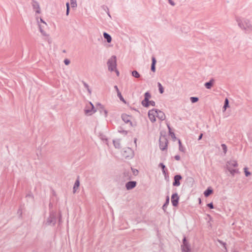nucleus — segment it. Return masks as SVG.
I'll list each match as a JSON object with an SVG mask.
<instances>
[{"instance_id":"20","label":"nucleus","mask_w":252,"mask_h":252,"mask_svg":"<svg viewBox=\"0 0 252 252\" xmlns=\"http://www.w3.org/2000/svg\"><path fill=\"white\" fill-rule=\"evenodd\" d=\"M80 185V182L79 180H77L74 185L73 189V193H75L76 191V190L78 189Z\"/></svg>"},{"instance_id":"3","label":"nucleus","mask_w":252,"mask_h":252,"mask_svg":"<svg viewBox=\"0 0 252 252\" xmlns=\"http://www.w3.org/2000/svg\"><path fill=\"white\" fill-rule=\"evenodd\" d=\"M56 222V213L52 211L50 213L49 217L43 222L44 225H54Z\"/></svg>"},{"instance_id":"28","label":"nucleus","mask_w":252,"mask_h":252,"mask_svg":"<svg viewBox=\"0 0 252 252\" xmlns=\"http://www.w3.org/2000/svg\"><path fill=\"white\" fill-rule=\"evenodd\" d=\"M229 107V101L227 98H225L224 101V104L223 107L224 111H225L227 107Z\"/></svg>"},{"instance_id":"27","label":"nucleus","mask_w":252,"mask_h":252,"mask_svg":"<svg viewBox=\"0 0 252 252\" xmlns=\"http://www.w3.org/2000/svg\"><path fill=\"white\" fill-rule=\"evenodd\" d=\"M132 76L136 78H139L140 77V75L136 70H133L131 72Z\"/></svg>"},{"instance_id":"10","label":"nucleus","mask_w":252,"mask_h":252,"mask_svg":"<svg viewBox=\"0 0 252 252\" xmlns=\"http://www.w3.org/2000/svg\"><path fill=\"white\" fill-rule=\"evenodd\" d=\"M182 249L183 252H185L186 251L189 252V243L187 242L186 237H184L183 239V245L182 246Z\"/></svg>"},{"instance_id":"48","label":"nucleus","mask_w":252,"mask_h":252,"mask_svg":"<svg viewBox=\"0 0 252 252\" xmlns=\"http://www.w3.org/2000/svg\"><path fill=\"white\" fill-rule=\"evenodd\" d=\"M114 88H115V89L116 90V91L117 93H118V92H120V91H119V89H118V87H117V86H114Z\"/></svg>"},{"instance_id":"31","label":"nucleus","mask_w":252,"mask_h":252,"mask_svg":"<svg viewBox=\"0 0 252 252\" xmlns=\"http://www.w3.org/2000/svg\"><path fill=\"white\" fill-rule=\"evenodd\" d=\"M158 166L159 167H161V168L162 169V172H163V174H164V175L165 176L166 174L165 170V166L162 163H159Z\"/></svg>"},{"instance_id":"53","label":"nucleus","mask_w":252,"mask_h":252,"mask_svg":"<svg viewBox=\"0 0 252 252\" xmlns=\"http://www.w3.org/2000/svg\"><path fill=\"white\" fill-rule=\"evenodd\" d=\"M87 91H88V92L89 94H91V93H92V91H91V89H90V88H89L88 89H87Z\"/></svg>"},{"instance_id":"49","label":"nucleus","mask_w":252,"mask_h":252,"mask_svg":"<svg viewBox=\"0 0 252 252\" xmlns=\"http://www.w3.org/2000/svg\"><path fill=\"white\" fill-rule=\"evenodd\" d=\"M114 71L116 72L117 75L118 76L119 75V71L116 68Z\"/></svg>"},{"instance_id":"33","label":"nucleus","mask_w":252,"mask_h":252,"mask_svg":"<svg viewBox=\"0 0 252 252\" xmlns=\"http://www.w3.org/2000/svg\"><path fill=\"white\" fill-rule=\"evenodd\" d=\"M221 146L222 148V150H223V152L224 153V154H226V152H227V146L225 144H222L221 145Z\"/></svg>"},{"instance_id":"36","label":"nucleus","mask_w":252,"mask_h":252,"mask_svg":"<svg viewBox=\"0 0 252 252\" xmlns=\"http://www.w3.org/2000/svg\"><path fill=\"white\" fill-rule=\"evenodd\" d=\"M117 95H118V96L119 97L121 101H123L124 102H126V101H125L124 98H123V96L122 95L121 93L120 92L117 93Z\"/></svg>"},{"instance_id":"6","label":"nucleus","mask_w":252,"mask_h":252,"mask_svg":"<svg viewBox=\"0 0 252 252\" xmlns=\"http://www.w3.org/2000/svg\"><path fill=\"white\" fill-rule=\"evenodd\" d=\"M89 105L90 106H86L84 111L86 115L90 116L94 113L96 112V110L94 109V105L91 102H89Z\"/></svg>"},{"instance_id":"30","label":"nucleus","mask_w":252,"mask_h":252,"mask_svg":"<svg viewBox=\"0 0 252 252\" xmlns=\"http://www.w3.org/2000/svg\"><path fill=\"white\" fill-rule=\"evenodd\" d=\"M158 87L159 92L160 94H163L164 92V89L162 85L160 83H158Z\"/></svg>"},{"instance_id":"19","label":"nucleus","mask_w":252,"mask_h":252,"mask_svg":"<svg viewBox=\"0 0 252 252\" xmlns=\"http://www.w3.org/2000/svg\"><path fill=\"white\" fill-rule=\"evenodd\" d=\"M152 65H151V70L153 72H155V71H156L155 65L156 63V60L155 57H152Z\"/></svg>"},{"instance_id":"45","label":"nucleus","mask_w":252,"mask_h":252,"mask_svg":"<svg viewBox=\"0 0 252 252\" xmlns=\"http://www.w3.org/2000/svg\"><path fill=\"white\" fill-rule=\"evenodd\" d=\"M168 1L169 2V3L172 5V6H174L175 5V3L174 1H173L172 0H168Z\"/></svg>"},{"instance_id":"25","label":"nucleus","mask_w":252,"mask_h":252,"mask_svg":"<svg viewBox=\"0 0 252 252\" xmlns=\"http://www.w3.org/2000/svg\"><path fill=\"white\" fill-rule=\"evenodd\" d=\"M113 144H114V146L116 148H120V147H121V144H120V141L119 140H113Z\"/></svg>"},{"instance_id":"51","label":"nucleus","mask_w":252,"mask_h":252,"mask_svg":"<svg viewBox=\"0 0 252 252\" xmlns=\"http://www.w3.org/2000/svg\"><path fill=\"white\" fill-rule=\"evenodd\" d=\"M66 9H69V4L68 2L66 3Z\"/></svg>"},{"instance_id":"32","label":"nucleus","mask_w":252,"mask_h":252,"mask_svg":"<svg viewBox=\"0 0 252 252\" xmlns=\"http://www.w3.org/2000/svg\"><path fill=\"white\" fill-rule=\"evenodd\" d=\"M149 100L148 101H145V99H144V100H143L141 102V104L142 105L145 107H149Z\"/></svg>"},{"instance_id":"44","label":"nucleus","mask_w":252,"mask_h":252,"mask_svg":"<svg viewBox=\"0 0 252 252\" xmlns=\"http://www.w3.org/2000/svg\"><path fill=\"white\" fill-rule=\"evenodd\" d=\"M83 84L87 90L89 88V85L86 83H85V82H83Z\"/></svg>"},{"instance_id":"21","label":"nucleus","mask_w":252,"mask_h":252,"mask_svg":"<svg viewBox=\"0 0 252 252\" xmlns=\"http://www.w3.org/2000/svg\"><path fill=\"white\" fill-rule=\"evenodd\" d=\"M103 36L105 39H106L107 42L108 43H110L112 41V38L111 36L107 33L104 32L103 33Z\"/></svg>"},{"instance_id":"40","label":"nucleus","mask_w":252,"mask_h":252,"mask_svg":"<svg viewBox=\"0 0 252 252\" xmlns=\"http://www.w3.org/2000/svg\"><path fill=\"white\" fill-rule=\"evenodd\" d=\"M131 170L132 171L134 175L136 176L138 174V171L137 169H134L132 168H131Z\"/></svg>"},{"instance_id":"22","label":"nucleus","mask_w":252,"mask_h":252,"mask_svg":"<svg viewBox=\"0 0 252 252\" xmlns=\"http://www.w3.org/2000/svg\"><path fill=\"white\" fill-rule=\"evenodd\" d=\"M169 197L168 196H167L166 197V201L162 206V209L163 210V211L164 212H165V211H166V209L167 208V205L169 204Z\"/></svg>"},{"instance_id":"12","label":"nucleus","mask_w":252,"mask_h":252,"mask_svg":"<svg viewBox=\"0 0 252 252\" xmlns=\"http://www.w3.org/2000/svg\"><path fill=\"white\" fill-rule=\"evenodd\" d=\"M136 181H129L126 184V188L127 190H130L134 188L136 186Z\"/></svg>"},{"instance_id":"56","label":"nucleus","mask_w":252,"mask_h":252,"mask_svg":"<svg viewBox=\"0 0 252 252\" xmlns=\"http://www.w3.org/2000/svg\"><path fill=\"white\" fill-rule=\"evenodd\" d=\"M101 138H102V139L103 140H105V141H107V139L106 138H102V137Z\"/></svg>"},{"instance_id":"16","label":"nucleus","mask_w":252,"mask_h":252,"mask_svg":"<svg viewBox=\"0 0 252 252\" xmlns=\"http://www.w3.org/2000/svg\"><path fill=\"white\" fill-rule=\"evenodd\" d=\"M156 110L157 112V113H156L157 114L156 117L161 121L165 120V115L164 113L163 112H162L159 110L156 109Z\"/></svg>"},{"instance_id":"57","label":"nucleus","mask_w":252,"mask_h":252,"mask_svg":"<svg viewBox=\"0 0 252 252\" xmlns=\"http://www.w3.org/2000/svg\"><path fill=\"white\" fill-rule=\"evenodd\" d=\"M61 216H60V218H59V222H61Z\"/></svg>"},{"instance_id":"54","label":"nucleus","mask_w":252,"mask_h":252,"mask_svg":"<svg viewBox=\"0 0 252 252\" xmlns=\"http://www.w3.org/2000/svg\"><path fill=\"white\" fill-rule=\"evenodd\" d=\"M40 21L41 22L44 23V24L46 25V23L42 20V19L40 18Z\"/></svg>"},{"instance_id":"42","label":"nucleus","mask_w":252,"mask_h":252,"mask_svg":"<svg viewBox=\"0 0 252 252\" xmlns=\"http://www.w3.org/2000/svg\"><path fill=\"white\" fill-rule=\"evenodd\" d=\"M218 242L220 244H221L224 247V248L226 249V247H225V245L226 244L225 243H223L222 241L220 240H218Z\"/></svg>"},{"instance_id":"34","label":"nucleus","mask_w":252,"mask_h":252,"mask_svg":"<svg viewBox=\"0 0 252 252\" xmlns=\"http://www.w3.org/2000/svg\"><path fill=\"white\" fill-rule=\"evenodd\" d=\"M70 4L72 7H76L77 6V2L76 0H70Z\"/></svg>"},{"instance_id":"8","label":"nucleus","mask_w":252,"mask_h":252,"mask_svg":"<svg viewBox=\"0 0 252 252\" xmlns=\"http://www.w3.org/2000/svg\"><path fill=\"white\" fill-rule=\"evenodd\" d=\"M124 180H129L131 179L132 176L131 171L129 170H125L122 174Z\"/></svg>"},{"instance_id":"47","label":"nucleus","mask_w":252,"mask_h":252,"mask_svg":"<svg viewBox=\"0 0 252 252\" xmlns=\"http://www.w3.org/2000/svg\"><path fill=\"white\" fill-rule=\"evenodd\" d=\"M119 132H121V133H122L124 134H127V131L126 130H119Z\"/></svg>"},{"instance_id":"55","label":"nucleus","mask_w":252,"mask_h":252,"mask_svg":"<svg viewBox=\"0 0 252 252\" xmlns=\"http://www.w3.org/2000/svg\"><path fill=\"white\" fill-rule=\"evenodd\" d=\"M134 141V143L135 144V145H136V141H137V139H136V138H135Z\"/></svg>"},{"instance_id":"11","label":"nucleus","mask_w":252,"mask_h":252,"mask_svg":"<svg viewBox=\"0 0 252 252\" xmlns=\"http://www.w3.org/2000/svg\"><path fill=\"white\" fill-rule=\"evenodd\" d=\"M122 119L125 123H129L130 126H132V122L131 121V117L130 116L126 114H123L122 115Z\"/></svg>"},{"instance_id":"2","label":"nucleus","mask_w":252,"mask_h":252,"mask_svg":"<svg viewBox=\"0 0 252 252\" xmlns=\"http://www.w3.org/2000/svg\"><path fill=\"white\" fill-rule=\"evenodd\" d=\"M237 22H238L239 27L242 30H244L248 32L252 31V25L248 20H241L237 19Z\"/></svg>"},{"instance_id":"13","label":"nucleus","mask_w":252,"mask_h":252,"mask_svg":"<svg viewBox=\"0 0 252 252\" xmlns=\"http://www.w3.org/2000/svg\"><path fill=\"white\" fill-rule=\"evenodd\" d=\"M124 155L126 158H132L133 156V152L130 148H128L124 152Z\"/></svg>"},{"instance_id":"14","label":"nucleus","mask_w":252,"mask_h":252,"mask_svg":"<svg viewBox=\"0 0 252 252\" xmlns=\"http://www.w3.org/2000/svg\"><path fill=\"white\" fill-rule=\"evenodd\" d=\"M97 109L101 114L104 113L105 117H107L108 112L101 104H98Z\"/></svg>"},{"instance_id":"1","label":"nucleus","mask_w":252,"mask_h":252,"mask_svg":"<svg viewBox=\"0 0 252 252\" xmlns=\"http://www.w3.org/2000/svg\"><path fill=\"white\" fill-rule=\"evenodd\" d=\"M237 162L235 160H229L226 162L225 164V168L232 176L239 173L238 169L237 168Z\"/></svg>"},{"instance_id":"46","label":"nucleus","mask_w":252,"mask_h":252,"mask_svg":"<svg viewBox=\"0 0 252 252\" xmlns=\"http://www.w3.org/2000/svg\"><path fill=\"white\" fill-rule=\"evenodd\" d=\"M174 158L176 160H179L180 159V157L179 155L175 156Z\"/></svg>"},{"instance_id":"18","label":"nucleus","mask_w":252,"mask_h":252,"mask_svg":"<svg viewBox=\"0 0 252 252\" xmlns=\"http://www.w3.org/2000/svg\"><path fill=\"white\" fill-rule=\"evenodd\" d=\"M214 82V79H211L208 82L205 83L204 86L207 89H210L213 86Z\"/></svg>"},{"instance_id":"9","label":"nucleus","mask_w":252,"mask_h":252,"mask_svg":"<svg viewBox=\"0 0 252 252\" xmlns=\"http://www.w3.org/2000/svg\"><path fill=\"white\" fill-rule=\"evenodd\" d=\"M179 196L177 193L172 194L171 196V202L173 206H177L178 204Z\"/></svg>"},{"instance_id":"35","label":"nucleus","mask_w":252,"mask_h":252,"mask_svg":"<svg viewBox=\"0 0 252 252\" xmlns=\"http://www.w3.org/2000/svg\"><path fill=\"white\" fill-rule=\"evenodd\" d=\"M190 99L192 103H195L198 101V98L197 97H191Z\"/></svg>"},{"instance_id":"15","label":"nucleus","mask_w":252,"mask_h":252,"mask_svg":"<svg viewBox=\"0 0 252 252\" xmlns=\"http://www.w3.org/2000/svg\"><path fill=\"white\" fill-rule=\"evenodd\" d=\"M182 179V176L180 175H176L174 176V181L173 183L174 186L178 187L180 185V180Z\"/></svg>"},{"instance_id":"23","label":"nucleus","mask_w":252,"mask_h":252,"mask_svg":"<svg viewBox=\"0 0 252 252\" xmlns=\"http://www.w3.org/2000/svg\"><path fill=\"white\" fill-rule=\"evenodd\" d=\"M167 126H168V130H169V134L170 135V136L172 137V138L174 140H175L176 139V137L175 136V135L174 133L173 132L171 131V128L168 125Z\"/></svg>"},{"instance_id":"7","label":"nucleus","mask_w":252,"mask_h":252,"mask_svg":"<svg viewBox=\"0 0 252 252\" xmlns=\"http://www.w3.org/2000/svg\"><path fill=\"white\" fill-rule=\"evenodd\" d=\"M157 112L156 109H153L149 111L148 117L149 119L152 123H154L156 121V117L157 115Z\"/></svg>"},{"instance_id":"5","label":"nucleus","mask_w":252,"mask_h":252,"mask_svg":"<svg viewBox=\"0 0 252 252\" xmlns=\"http://www.w3.org/2000/svg\"><path fill=\"white\" fill-rule=\"evenodd\" d=\"M159 148L161 150L166 149L168 144V140L165 136H161L159 139Z\"/></svg>"},{"instance_id":"24","label":"nucleus","mask_w":252,"mask_h":252,"mask_svg":"<svg viewBox=\"0 0 252 252\" xmlns=\"http://www.w3.org/2000/svg\"><path fill=\"white\" fill-rule=\"evenodd\" d=\"M178 143L179 145V150L183 153H185V148L182 146L181 141L180 139H178Z\"/></svg>"},{"instance_id":"58","label":"nucleus","mask_w":252,"mask_h":252,"mask_svg":"<svg viewBox=\"0 0 252 252\" xmlns=\"http://www.w3.org/2000/svg\"><path fill=\"white\" fill-rule=\"evenodd\" d=\"M199 202L200 203L201 202V199H199Z\"/></svg>"},{"instance_id":"26","label":"nucleus","mask_w":252,"mask_h":252,"mask_svg":"<svg viewBox=\"0 0 252 252\" xmlns=\"http://www.w3.org/2000/svg\"><path fill=\"white\" fill-rule=\"evenodd\" d=\"M213 192V190L208 188L207 190H206L204 192V194L206 197L209 196L211 193Z\"/></svg>"},{"instance_id":"41","label":"nucleus","mask_w":252,"mask_h":252,"mask_svg":"<svg viewBox=\"0 0 252 252\" xmlns=\"http://www.w3.org/2000/svg\"><path fill=\"white\" fill-rule=\"evenodd\" d=\"M70 61L68 59H65L64 60V63L65 65H68L70 63Z\"/></svg>"},{"instance_id":"52","label":"nucleus","mask_w":252,"mask_h":252,"mask_svg":"<svg viewBox=\"0 0 252 252\" xmlns=\"http://www.w3.org/2000/svg\"><path fill=\"white\" fill-rule=\"evenodd\" d=\"M69 12V9H66V15H68Z\"/></svg>"},{"instance_id":"50","label":"nucleus","mask_w":252,"mask_h":252,"mask_svg":"<svg viewBox=\"0 0 252 252\" xmlns=\"http://www.w3.org/2000/svg\"><path fill=\"white\" fill-rule=\"evenodd\" d=\"M202 136H203V134L202 133L200 134V135L199 136L198 140H200V139H201Z\"/></svg>"},{"instance_id":"38","label":"nucleus","mask_w":252,"mask_h":252,"mask_svg":"<svg viewBox=\"0 0 252 252\" xmlns=\"http://www.w3.org/2000/svg\"><path fill=\"white\" fill-rule=\"evenodd\" d=\"M244 171L246 177H248L251 175V173L247 170V168L245 167L244 168Z\"/></svg>"},{"instance_id":"43","label":"nucleus","mask_w":252,"mask_h":252,"mask_svg":"<svg viewBox=\"0 0 252 252\" xmlns=\"http://www.w3.org/2000/svg\"><path fill=\"white\" fill-rule=\"evenodd\" d=\"M207 206L210 209H213L214 206L212 203H210L207 204Z\"/></svg>"},{"instance_id":"39","label":"nucleus","mask_w":252,"mask_h":252,"mask_svg":"<svg viewBox=\"0 0 252 252\" xmlns=\"http://www.w3.org/2000/svg\"><path fill=\"white\" fill-rule=\"evenodd\" d=\"M148 104H149V106L150 105H152V106H155L156 105V103H155V102L154 101H153V100H151V101L149 100V103H148Z\"/></svg>"},{"instance_id":"17","label":"nucleus","mask_w":252,"mask_h":252,"mask_svg":"<svg viewBox=\"0 0 252 252\" xmlns=\"http://www.w3.org/2000/svg\"><path fill=\"white\" fill-rule=\"evenodd\" d=\"M33 8L35 10V12L37 13H40V8L38 3L35 1H33L32 4Z\"/></svg>"},{"instance_id":"4","label":"nucleus","mask_w":252,"mask_h":252,"mask_svg":"<svg viewBox=\"0 0 252 252\" xmlns=\"http://www.w3.org/2000/svg\"><path fill=\"white\" fill-rule=\"evenodd\" d=\"M108 70L110 71H113L116 68L117 60L115 56H112L107 62Z\"/></svg>"},{"instance_id":"29","label":"nucleus","mask_w":252,"mask_h":252,"mask_svg":"<svg viewBox=\"0 0 252 252\" xmlns=\"http://www.w3.org/2000/svg\"><path fill=\"white\" fill-rule=\"evenodd\" d=\"M144 97H145L144 99H145V101H148V100H149V99L151 98V94L149 92H146L144 94Z\"/></svg>"},{"instance_id":"37","label":"nucleus","mask_w":252,"mask_h":252,"mask_svg":"<svg viewBox=\"0 0 252 252\" xmlns=\"http://www.w3.org/2000/svg\"><path fill=\"white\" fill-rule=\"evenodd\" d=\"M39 28L40 32L42 33V34L44 36H48V35L46 34V33L42 29L40 25H39Z\"/></svg>"}]
</instances>
